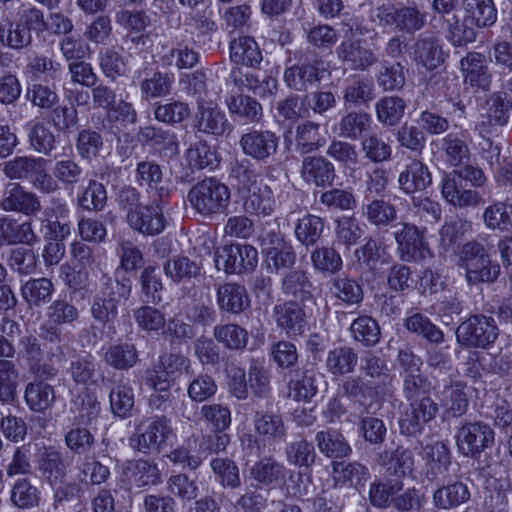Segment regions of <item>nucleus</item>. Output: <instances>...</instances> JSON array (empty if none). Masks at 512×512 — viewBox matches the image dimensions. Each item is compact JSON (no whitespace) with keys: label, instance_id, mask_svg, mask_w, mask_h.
Here are the masks:
<instances>
[{"label":"nucleus","instance_id":"62","mask_svg":"<svg viewBox=\"0 0 512 512\" xmlns=\"http://www.w3.org/2000/svg\"><path fill=\"white\" fill-rule=\"evenodd\" d=\"M313 268L320 272L335 274L342 269V258L332 247H318L311 252Z\"/></svg>","mask_w":512,"mask_h":512},{"label":"nucleus","instance_id":"48","mask_svg":"<svg viewBox=\"0 0 512 512\" xmlns=\"http://www.w3.org/2000/svg\"><path fill=\"white\" fill-rule=\"evenodd\" d=\"M32 42V35L29 34L20 23H13L9 18L0 22V43L11 49L21 50Z\"/></svg>","mask_w":512,"mask_h":512},{"label":"nucleus","instance_id":"5","mask_svg":"<svg viewBox=\"0 0 512 512\" xmlns=\"http://www.w3.org/2000/svg\"><path fill=\"white\" fill-rule=\"evenodd\" d=\"M459 265L466 270L470 283H492L500 275V265L491 262L487 250L477 241H469L461 246Z\"/></svg>","mask_w":512,"mask_h":512},{"label":"nucleus","instance_id":"1","mask_svg":"<svg viewBox=\"0 0 512 512\" xmlns=\"http://www.w3.org/2000/svg\"><path fill=\"white\" fill-rule=\"evenodd\" d=\"M230 175L237 181L238 194L247 215L268 217L275 212L278 201L274 189L256 175L247 161L233 165Z\"/></svg>","mask_w":512,"mask_h":512},{"label":"nucleus","instance_id":"29","mask_svg":"<svg viewBox=\"0 0 512 512\" xmlns=\"http://www.w3.org/2000/svg\"><path fill=\"white\" fill-rule=\"evenodd\" d=\"M466 385L461 381L450 382L437 392V397L446 413L452 417L462 416L468 407Z\"/></svg>","mask_w":512,"mask_h":512},{"label":"nucleus","instance_id":"57","mask_svg":"<svg viewBox=\"0 0 512 512\" xmlns=\"http://www.w3.org/2000/svg\"><path fill=\"white\" fill-rule=\"evenodd\" d=\"M213 336L228 349H242L248 342L247 331L237 324L216 325Z\"/></svg>","mask_w":512,"mask_h":512},{"label":"nucleus","instance_id":"13","mask_svg":"<svg viewBox=\"0 0 512 512\" xmlns=\"http://www.w3.org/2000/svg\"><path fill=\"white\" fill-rule=\"evenodd\" d=\"M272 317L277 327L288 338L301 336L308 328L307 315L301 305L295 301L275 305Z\"/></svg>","mask_w":512,"mask_h":512},{"label":"nucleus","instance_id":"55","mask_svg":"<svg viewBox=\"0 0 512 512\" xmlns=\"http://www.w3.org/2000/svg\"><path fill=\"white\" fill-rule=\"evenodd\" d=\"M324 229L323 220L315 215H306L295 226L297 240L305 246H313L320 239Z\"/></svg>","mask_w":512,"mask_h":512},{"label":"nucleus","instance_id":"7","mask_svg":"<svg viewBox=\"0 0 512 512\" xmlns=\"http://www.w3.org/2000/svg\"><path fill=\"white\" fill-rule=\"evenodd\" d=\"M172 435V428L164 416H154L141 422L130 438L131 447L142 453L158 451Z\"/></svg>","mask_w":512,"mask_h":512},{"label":"nucleus","instance_id":"52","mask_svg":"<svg viewBox=\"0 0 512 512\" xmlns=\"http://www.w3.org/2000/svg\"><path fill=\"white\" fill-rule=\"evenodd\" d=\"M332 294L347 305H359L364 298L362 286L354 279L336 277L331 281Z\"/></svg>","mask_w":512,"mask_h":512},{"label":"nucleus","instance_id":"3","mask_svg":"<svg viewBox=\"0 0 512 512\" xmlns=\"http://www.w3.org/2000/svg\"><path fill=\"white\" fill-rule=\"evenodd\" d=\"M131 290L132 282L129 277L113 278L104 275L91 304L92 318L103 326L114 322L120 303L128 300Z\"/></svg>","mask_w":512,"mask_h":512},{"label":"nucleus","instance_id":"61","mask_svg":"<svg viewBox=\"0 0 512 512\" xmlns=\"http://www.w3.org/2000/svg\"><path fill=\"white\" fill-rule=\"evenodd\" d=\"M186 159L191 169L202 170L217 164V155L206 141L192 144L186 151Z\"/></svg>","mask_w":512,"mask_h":512},{"label":"nucleus","instance_id":"26","mask_svg":"<svg viewBox=\"0 0 512 512\" xmlns=\"http://www.w3.org/2000/svg\"><path fill=\"white\" fill-rule=\"evenodd\" d=\"M194 127L206 135L221 136L230 129L223 111L216 107L199 105L194 118Z\"/></svg>","mask_w":512,"mask_h":512},{"label":"nucleus","instance_id":"27","mask_svg":"<svg viewBox=\"0 0 512 512\" xmlns=\"http://www.w3.org/2000/svg\"><path fill=\"white\" fill-rule=\"evenodd\" d=\"M372 118L365 111L346 112L337 123L338 136L351 141L359 140L371 128Z\"/></svg>","mask_w":512,"mask_h":512},{"label":"nucleus","instance_id":"17","mask_svg":"<svg viewBox=\"0 0 512 512\" xmlns=\"http://www.w3.org/2000/svg\"><path fill=\"white\" fill-rule=\"evenodd\" d=\"M464 83L477 89L488 90L491 84L486 57L479 52H469L460 61Z\"/></svg>","mask_w":512,"mask_h":512},{"label":"nucleus","instance_id":"63","mask_svg":"<svg viewBox=\"0 0 512 512\" xmlns=\"http://www.w3.org/2000/svg\"><path fill=\"white\" fill-rule=\"evenodd\" d=\"M466 10L471 21L478 27L491 26L497 19V10L493 0H467Z\"/></svg>","mask_w":512,"mask_h":512},{"label":"nucleus","instance_id":"2","mask_svg":"<svg viewBox=\"0 0 512 512\" xmlns=\"http://www.w3.org/2000/svg\"><path fill=\"white\" fill-rule=\"evenodd\" d=\"M461 180L470 182L475 188L482 187L486 183V177L482 169L464 164V167L460 170L453 171L443 177L441 182L443 198L450 205L460 209L484 205L486 200L482 194L475 189L463 188Z\"/></svg>","mask_w":512,"mask_h":512},{"label":"nucleus","instance_id":"56","mask_svg":"<svg viewBox=\"0 0 512 512\" xmlns=\"http://www.w3.org/2000/svg\"><path fill=\"white\" fill-rule=\"evenodd\" d=\"M100 403L97 398L88 393H80L73 401L72 411L77 414L78 423L90 426L98 418Z\"/></svg>","mask_w":512,"mask_h":512},{"label":"nucleus","instance_id":"38","mask_svg":"<svg viewBox=\"0 0 512 512\" xmlns=\"http://www.w3.org/2000/svg\"><path fill=\"white\" fill-rule=\"evenodd\" d=\"M136 180L140 185H147L155 190L160 202L169 196V189L162 185V170L154 161H142L137 164Z\"/></svg>","mask_w":512,"mask_h":512},{"label":"nucleus","instance_id":"35","mask_svg":"<svg viewBox=\"0 0 512 512\" xmlns=\"http://www.w3.org/2000/svg\"><path fill=\"white\" fill-rule=\"evenodd\" d=\"M44 160L42 157L17 156L4 163L3 173L11 180H28L31 183Z\"/></svg>","mask_w":512,"mask_h":512},{"label":"nucleus","instance_id":"25","mask_svg":"<svg viewBox=\"0 0 512 512\" xmlns=\"http://www.w3.org/2000/svg\"><path fill=\"white\" fill-rule=\"evenodd\" d=\"M37 240L30 222H19L7 216L0 218V244L34 245Z\"/></svg>","mask_w":512,"mask_h":512},{"label":"nucleus","instance_id":"49","mask_svg":"<svg viewBox=\"0 0 512 512\" xmlns=\"http://www.w3.org/2000/svg\"><path fill=\"white\" fill-rule=\"evenodd\" d=\"M110 406L113 414L126 418L131 415L135 404L134 392L132 387L120 380L116 383L109 393Z\"/></svg>","mask_w":512,"mask_h":512},{"label":"nucleus","instance_id":"37","mask_svg":"<svg viewBox=\"0 0 512 512\" xmlns=\"http://www.w3.org/2000/svg\"><path fill=\"white\" fill-rule=\"evenodd\" d=\"M25 401L34 412H44L55 400L54 388L43 380L29 383L25 388Z\"/></svg>","mask_w":512,"mask_h":512},{"label":"nucleus","instance_id":"8","mask_svg":"<svg viewBox=\"0 0 512 512\" xmlns=\"http://www.w3.org/2000/svg\"><path fill=\"white\" fill-rule=\"evenodd\" d=\"M494 431L481 421L467 422L456 433V444L461 454L468 457L480 455L494 443Z\"/></svg>","mask_w":512,"mask_h":512},{"label":"nucleus","instance_id":"11","mask_svg":"<svg viewBox=\"0 0 512 512\" xmlns=\"http://www.w3.org/2000/svg\"><path fill=\"white\" fill-rule=\"evenodd\" d=\"M324 62L316 56L306 61L287 67L283 79L289 89L306 92L314 84L319 83L325 71Z\"/></svg>","mask_w":512,"mask_h":512},{"label":"nucleus","instance_id":"53","mask_svg":"<svg viewBox=\"0 0 512 512\" xmlns=\"http://www.w3.org/2000/svg\"><path fill=\"white\" fill-rule=\"evenodd\" d=\"M140 139L145 142H151L153 145L160 146L167 151L169 155H175L179 152V142L177 136L160 127L145 126L140 128L138 133Z\"/></svg>","mask_w":512,"mask_h":512},{"label":"nucleus","instance_id":"33","mask_svg":"<svg viewBox=\"0 0 512 512\" xmlns=\"http://www.w3.org/2000/svg\"><path fill=\"white\" fill-rule=\"evenodd\" d=\"M231 60L237 64L256 67L262 61L257 42L249 36H241L230 43Z\"/></svg>","mask_w":512,"mask_h":512},{"label":"nucleus","instance_id":"20","mask_svg":"<svg viewBox=\"0 0 512 512\" xmlns=\"http://www.w3.org/2000/svg\"><path fill=\"white\" fill-rule=\"evenodd\" d=\"M400 190L405 194L424 191L432 184V176L426 164L413 159L398 176Z\"/></svg>","mask_w":512,"mask_h":512},{"label":"nucleus","instance_id":"40","mask_svg":"<svg viewBox=\"0 0 512 512\" xmlns=\"http://www.w3.org/2000/svg\"><path fill=\"white\" fill-rule=\"evenodd\" d=\"M255 432L268 440H283L286 427L280 415L269 412H256L253 419Z\"/></svg>","mask_w":512,"mask_h":512},{"label":"nucleus","instance_id":"39","mask_svg":"<svg viewBox=\"0 0 512 512\" xmlns=\"http://www.w3.org/2000/svg\"><path fill=\"white\" fill-rule=\"evenodd\" d=\"M441 146L445 160L451 167H459L469 161L470 149L462 134L448 133L442 139Z\"/></svg>","mask_w":512,"mask_h":512},{"label":"nucleus","instance_id":"10","mask_svg":"<svg viewBox=\"0 0 512 512\" xmlns=\"http://www.w3.org/2000/svg\"><path fill=\"white\" fill-rule=\"evenodd\" d=\"M397 253L402 261L417 262L425 258L428 248L423 233L410 223H399L394 231Z\"/></svg>","mask_w":512,"mask_h":512},{"label":"nucleus","instance_id":"34","mask_svg":"<svg viewBox=\"0 0 512 512\" xmlns=\"http://www.w3.org/2000/svg\"><path fill=\"white\" fill-rule=\"evenodd\" d=\"M325 142V138L320 133V124L308 120L296 127L295 146L300 154L317 151L324 146Z\"/></svg>","mask_w":512,"mask_h":512},{"label":"nucleus","instance_id":"41","mask_svg":"<svg viewBox=\"0 0 512 512\" xmlns=\"http://www.w3.org/2000/svg\"><path fill=\"white\" fill-rule=\"evenodd\" d=\"M316 373L310 369H298L289 381V396L295 401H309L317 393Z\"/></svg>","mask_w":512,"mask_h":512},{"label":"nucleus","instance_id":"47","mask_svg":"<svg viewBox=\"0 0 512 512\" xmlns=\"http://www.w3.org/2000/svg\"><path fill=\"white\" fill-rule=\"evenodd\" d=\"M54 291V285L48 278L30 279L21 287V294L30 306L39 307L47 303Z\"/></svg>","mask_w":512,"mask_h":512},{"label":"nucleus","instance_id":"46","mask_svg":"<svg viewBox=\"0 0 512 512\" xmlns=\"http://www.w3.org/2000/svg\"><path fill=\"white\" fill-rule=\"evenodd\" d=\"M469 497L467 486L455 482L437 489L433 494V503L437 508L450 509L466 502Z\"/></svg>","mask_w":512,"mask_h":512},{"label":"nucleus","instance_id":"28","mask_svg":"<svg viewBox=\"0 0 512 512\" xmlns=\"http://www.w3.org/2000/svg\"><path fill=\"white\" fill-rule=\"evenodd\" d=\"M423 458L426 461V474L430 480L446 474L451 466V453L443 442H435L423 449Z\"/></svg>","mask_w":512,"mask_h":512},{"label":"nucleus","instance_id":"19","mask_svg":"<svg viewBox=\"0 0 512 512\" xmlns=\"http://www.w3.org/2000/svg\"><path fill=\"white\" fill-rule=\"evenodd\" d=\"M301 177L308 184L327 187L334 181L335 168L323 156H306L302 161Z\"/></svg>","mask_w":512,"mask_h":512},{"label":"nucleus","instance_id":"30","mask_svg":"<svg viewBox=\"0 0 512 512\" xmlns=\"http://www.w3.org/2000/svg\"><path fill=\"white\" fill-rule=\"evenodd\" d=\"M217 303L221 310L238 314L250 305L244 286L236 283H225L217 289Z\"/></svg>","mask_w":512,"mask_h":512},{"label":"nucleus","instance_id":"4","mask_svg":"<svg viewBox=\"0 0 512 512\" xmlns=\"http://www.w3.org/2000/svg\"><path fill=\"white\" fill-rule=\"evenodd\" d=\"M230 197L228 186L213 177L199 181L187 194L191 207L204 217L223 213L229 205Z\"/></svg>","mask_w":512,"mask_h":512},{"label":"nucleus","instance_id":"31","mask_svg":"<svg viewBox=\"0 0 512 512\" xmlns=\"http://www.w3.org/2000/svg\"><path fill=\"white\" fill-rule=\"evenodd\" d=\"M37 469L41 476L51 485L61 481L66 476V466L62 455L55 449L43 448L38 454Z\"/></svg>","mask_w":512,"mask_h":512},{"label":"nucleus","instance_id":"45","mask_svg":"<svg viewBox=\"0 0 512 512\" xmlns=\"http://www.w3.org/2000/svg\"><path fill=\"white\" fill-rule=\"evenodd\" d=\"M334 479L337 484L358 488L369 479L368 469L357 462L335 463L333 465Z\"/></svg>","mask_w":512,"mask_h":512},{"label":"nucleus","instance_id":"24","mask_svg":"<svg viewBox=\"0 0 512 512\" xmlns=\"http://www.w3.org/2000/svg\"><path fill=\"white\" fill-rule=\"evenodd\" d=\"M281 292L291 301L304 303L313 298V284L303 270H291L281 279Z\"/></svg>","mask_w":512,"mask_h":512},{"label":"nucleus","instance_id":"15","mask_svg":"<svg viewBox=\"0 0 512 512\" xmlns=\"http://www.w3.org/2000/svg\"><path fill=\"white\" fill-rule=\"evenodd\" d=\"M239 144L246 156L265 161L276 153L278 137L270 130L251 129L241 136Z\"/></svg>","mask_w":512,"mask_h":512},{"label":"nucleus","instance_id":"12","mask_svg":"<svg viewBox=\"0 0 512 512\" xmlns=\"http://www.w3.org/2000/svg\"><path fill=\"white\" fill-rule=\"evenodd\" d=\"M437 413L438 405L429 396L410 401L409 410L399 422L401 433L408 436L420 434L424 425L434 419Z\"/></svg>","mask_w":512,"mask_h":512},{"label":"nucleus","instance_id":"44","mask_svg":"<svg viewBox=\"0 0 512 512\" xmlns=\"http://www.w3.org/2000/svg\"><path fill=\"white\" fill-rule=\"evenodd\" d=\"M363 215L376 227H388L397 219V209L384 199H374L363 207Z\"/></svg>","mask_w":512,"mask_h":512},{"label":"nucleus","instance_id":"14","mask_svg":"<svg viewBox=\"0 0 512 512\" xmlns=\"http://www.w3.org/2000/svg\"><path fill=\"white\" fill-rule=\"evenodd\" d=\"M164 201L160 202V198L157 197L151 204H143L137 212L131 214L127 223L132 229L144 235L160 234L166 226V218L162 210Z\"/></svg>","mask_w":512,"mask_h":512},{"label":"nucleus","instance_id":"58","mask_svg":"<svg viewBox=\"0 0 512 512\" xmlns=\"http://www.w3.org/2000/svg\"><path fill=\"white\" fill-rule=\"evenodd\" d=\"M483 221L488 229H506L512 222V205L504 201L493 202L485 208Z\"/></svg>","mask_w":512,"mask_h":512},{"label":"nucleus","instance_id":"21","mask_svg":"<svg viewBox=\"0 0 512 512\" xmlns=\"http://www.w3.org/2000/svg\"><path fill=\"white\" fill-rule=\"evenodd\" d=\"M0 207L4 211H14L25 215L34 214L41 209L37 195L26 191L16 183L9 186L5 191Z\"/></svg>","mask_w":512,"mask_h":512},{"label":"nucleus","instance_id":"6","mask_svg":"<svg viewBox=\"0 0 512 512\" xmlns=\"http://www.w3.org/2000/svg\"><path fill=\"white\" fill-rule=\"evenodd\" d=\"M498 337V327L492 317L474 315L456 330L457 341L466 347L486 348Z\"/></svg>","mask_w":512,"mask_h":512},{"label":"nucleus","instance_id":"23","mask_svg":"<svg viewBox=\"0 0 512 512\" xmlns=\"http://www.w3.org/2000/svg\"><path fill=\"white\" fill-rule=\"evenodd\" d=\"M267 240L270 246L265 248V255L270 269L279 271L294 266L296 254L289 243L276 233L268 234Z\"/></svg>","mask_w":512,"mask_h":512},{"label":"nucleus","instance_id":"42","mask_svg":"<svg viewBox=\"0 0 512 512\" xmlns=\"http://www.w3.org/2000/svg\"><path fill=\"white\" fill-rule=\"evenodd\" d=\"M405 101L398 96H385L375 104L377 120L384 126H395L403 117Z\"/></svg>","mask_w":512,"mask_h":512},{"label":"nucleus","instance_id":"22","mask_svg":"<svg viewBox=\"0 0 512 512\" xmlns=\"http://www.w3.org/2000/svg\"><path fill=\"white\" fill-rule=\"evenodd\" d=\"M123 475L130 485L142 488L161 481L157 465L149 460H129L123 465Z\"/></svg>","mask_w":512,"mask_h":512},{"label":"nucleus","instance_id":"51","mask_svg":"<svg viewBox=\"0 0 512 512\" xmlns=\"http://www.w3.org/2000/svg\"><path fill=\"white\" fill-rule=\"evenodd\" d=\"M69 372L73 381L77 384L96 383L97 363L89 353L75 355L71 359Z\"/></svg>","mask_w":512,"mask_h":512},{"label":"nucleus","instance_id":"64","mask_svg":"<svg viewBox=\"0 0 512 512\" xmlns=\"http://www.w3.org/2000/svg\"><path fill=\"white\" fill-rule=\"evenodd\" d=\"M289 464L298 467H309L315 462L316 452L312 443L299 439L289 443L285 449Z\"/></svg>","mask_w":512,"mask_h":512},{"label":"nucleus","instance_id":"36","mask_svg":"<svg viewBox=\"0 0 512 512\" xmlns=\"http://www.w3.org/2000/svg\"><path fill=\"white\" fill-rule=\"evenodd\" d=\"M315 441L319 451L330 458L346 457L352 452L344 436L337 430L319 431Z\"/></svg>","mask_w":512,"mask_h":512},{"label":"nucleus","instance_id":"59","mask_svg":"<svg viewBox=\"0 0 512 512\" xmlns=\"http://www.w3.org/2000/svg\"><path fill=\"white\" fill-rule=\"evenodd\" d=\"M352 337L366 346H372L378 343L380 339V328L376 320L372 317L363 315L355 319L351 326Z\"/></svg>","mask_w":512,"mask_h":512},{"label":"nucleus","instance_id":"50","mask_svg":"<svg viewBox=\"0 0 512 512\" xmlns=\"http://www.w3.org/2000/svg\"><path fill=\"white\" fill-rule=\"evenodd\" d=\"M250 476L259 484L270 485L285 477V468L272 457H265L254 463Z\"/></svg>","mask_w":512,"mask_h":512},{"label":"nucleus","instance_id":"9","mask_svg":"<svg viewBox=\"0 0 512 512\" xmlns=\"http://www.w3.org/2000/svg\"><path fill=\"white\" fill-rule=\"evenodd\" d=\"M214 260L218 270L223 268L226 273H242L254 270L258 252L251 245L231 244L217 251Z\"/></svg>","mask_w":512,"mask_h":512},{"label":"nucleus","instance_id":"16","mask_svg":"<svg viewBox=\"0 0 512 512\" xmlns=\"http://www.w3.org/2000/svg\"><path fill=\"white\" fill-rule=\"evenodd\" d=\"M338 58L353 71H366L377 62L375 53L360 40L343 41L336 49Z\"/></svg>","mask_w":512,"mask_h":512},{"label":"nucleus","instance_id":"60","mask_svg":"<svg viewBox=\"0 0 512 512\" xmlns=\"http://www.w3.org/2000/svg\"><path fill=\"white\" fill-rule=\"evenodd\" d=\"M210 467L216 479L223 487L231 489L240 487L239 468L233 460L229 458H214L210 462Z\"/></svg>","mask_w":512,"mask_h":512},{"label":"nucleus","instance_id":"54","mask_svg":"<svg viewBox=\"0 0 512 512\" xmlns=\"http://www.w3.org/2000/svg\"><path fill=\"white\" fill-rule=\"evenodd\" d=\"M164 272L174 282H181L200 276L201 267L198 263L190 260L188 257L178 256L165 263Z\"/></svg>","mask_w":512,"mask_h":512},{"label":"nucleus","instance_id":"32","mask_svg":"<svg viewBox=\"0 0 512 512\" xmlns=\"http://www.w3.org/2000/svg\"><path fill=\"white\" fill-rule=\"evenodd\" d=\"M228 111L232 117L246 122H258L262 117V106L254 98L243 95H230L225 100Z\"/></svg>","mask_w":512,"mask_h":512},{"label":"nucleus","instance_id":"43","mask_svg":"<svg viewBox=\"0 0 512 512\" xmlns=\"http://www.w3.org/2000/svg\"><path fill=\"white\" fill-rule=\"evenodd\" d=\"M357 360V354L352 348L347 346L337 347L328 352L326 368L335 376L349 374L354 371Z\"/></svg>","mask_w":512,"mask_h":512},{"label":"nucleus","instance_id":"18","mask_svg":"<svg viewBox=\"0 0 512 512\" xmlns=\"http://www.w3.org/2000/svg\"><path fill=\"white\" fill-rule=\"evenodd\" d=\"M413 60L417 67L428 71L438 68L445 60L439 40L432 35H420L414 43Z\"/></svg>","mask_w":512,"mask_h":512}]
</instances>
